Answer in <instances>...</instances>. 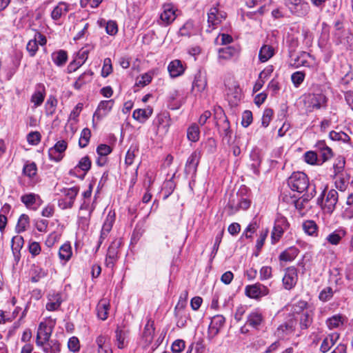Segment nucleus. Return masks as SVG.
Wrapping results in <instances>:
<instances>
[{
  "label": "nucleus",
  "instance_id": "obj_27",
  "mask_svg": "<svg viewBox=\"0 0 353 353\" xmlns=\"http://www.w3.org/2000/svg\"><path fill=\"white\" fill-rule=\"evenodd\" d=\"M315 147L319 152L320 157L322 158L323 161H326L332 157V151L330 148L326 145L324 141H318Z\"/></svg>",
  "mask_w": 353,
  "mask_h": 353
},
{
  "label": "nucleus",
  "instance_id": "obj_60",
  "mask_svg": "<svg viewBox=\"0 0 353 353\" xmlns=\"http://www.w3.org/2000/svg\"><path fill=\"white\" fill-rule=\"evenodd\" d=\"M250 205V201L246 198H241L238 201L237 206L234 205V203H230V206L232 209L235 208L236 210L242 209L247 210Z\"/></svg>",
  "mask_w": 353,
  "mask_h": 353
},
{
  "label": "nucleus",
  "instance_id": "obj_43",
  "mask_svg": "<svg viewBox=\"0 0 353 353\" xmlns=\"http://www.w3.org/2000/svg\"><path fill=\"white\" fill-rule=\"evenodd\" d=\"M138 152L139 147L137 145H132L126 153L125 159V164L128 165H132Z\"/></svg>",
  "mask_w": 353,
  "mask_h": 353
},
{
  "label": "nucleus",
  "instance_id": "obj_51",
  "mask_svg": "<svg viewBox=\"0 0 353 353\" xmlns=\"http://www.w3.org/2000/svg\"><path fill=\"white\" fill-rule=\"evenodd\" d=\"M91 132L88 128H84L81 133L79 141V145L81 148H85L90 141Z\"/></svg>",
  "mask_w": 353,
  "mask_h": 353
},
{
  "label": "nucleus",
  "instance_id": "obj_14",
  "mask_svg": "<svg viewBox=\"0 0 353 353\" xmlns=\"http://www.w3.org/2000/svg\"><path fill=\"white\" fill-rule=\"evenodd\" d=\"M21 202L27 208L37 210L41 205L42 201L38 194L34 193H29L21 196Z\"/></svg>",
  "mask_w": 353,
  "mask_h": 353
},
{
  "label": "nucleus",
  "instance_id": "obj_34",
  "mask_svg": "<svg viewBox=\"0 0 353 353\" xmlns=\"http://www.w3.org/2000/svg\"><path fill=\"white\" fill-rule=\"evenodd\" d=\"M299 254V250L296 248L292 246L283 251L279 256L281 261H292Z\"/></svg>",
  "mask_w": 353,
  "mask_h": 353
},
{
  "label": "nucleus",
  "instance_id": "obj_26",
  "mask_svg": "<svg viewBox=\"0 0 353 353\" xmlns=\"http://www.w3.org/2000/svg\"><path fill=\"white\" fill-rule=\"evenodd\" d=\"M339 334L334 332L327 335L323 341L320 350L323 353L327 352L339 339Z\"/></svg>",
  "mask_w": 353,
  "mask_h": 353
},
{
  "label": "nucleus",
  "instance_id": "obj_41",
  "mask_svg": "<svg viewBox=\"0 0 353 353\" xmlns=\"http://www.w3.org/2000/svg\"><path fill=\"white\" fill-rule=\"evenodd\" d=\"M31 281L33 283L38 282L41 279L46 276V272L38 266H33L31 269Z\"/></svg>",
  "mask_w": 353,
  "mask_h": 353
},
{
  "label": "nucleus",
  "instance_id": "obj_56",
  "mask_svg": "<svg viewBox=\"0 0 353 353\" xmlns=\"http://www.w3.org/2000/svg\"><path fill=\"white\" fill-rule=\"evenodd\" d=\"M273 117V110L270 108H266L263 111V114L261 119V124L264 128H267Z\"/></svg>",
  "mask_w": 353,
  "mask_h": 353
},
{
  "label": "nucleus",
  "instance_id": "obj_45",
  "mask_svg": "<svg viewBox=\"0 0 353 353\" xmlns=\"http://www.w3.org/2000/svg\"><path fill=\"white\" fill-rule=\"evenodd\" d=\"M72 248L70 244H62L59 248V255L61 259L68 261L72 256Z\"/></svg>",
  "mask_w": 353,
  "mask_h": 353
},
{
  "label": "nucleus",
  "instance_id": "obj_37",
  "mask_svg": "<svg viewBox=\"0 0 353 353\" xmlns=\"http://www.w3.org/2000/svg\"><path fill=\"white\" fill-rule=\"evenodd\" d=\"M100 26H104L107 34L110 35H115L118 32L117 23L114 21L110 20L106 21L102 19L100 21Z\"/></svg>",
  "mask_w": 353,
  "mask_h": 353
},
{
  "label": "nucleus",
  "instance_id": "obj_64",
  "mask_svg": "<svg viewBox=\"0 0 353 353\" xmlns=\"http://www.w3.org/2000/svg\"><path fill=\"white\" fill-rule=\"evenodd\" d=\"M41 140V134L39 132H31L27 136V141L31 145H37Z\"/></svg>",
  "mask_w": 353,
  "mask_h": 353
},
{
  "label": "nucleus",
  "instance_id": "obj_29",
  "mask_svg": "<svg viewBox=\"0 0 353 353\" xmlns=\"http://www.w3.org/2000/svg\"><path fill=\"white\" fill-rule=\"evenodd\" d=\"M152 114L150 107L145 109H137L132 113V117L140 123H144Z\"/></svg>",
  "mask_w": 353,
  "mask_h": 353
},
{
  "label": "nucleus",
  "instance_id": "obj_44",
  "mask_svg": "<svg viewBox=\"0 0 353 353\" xmlns=\"http://www.w3.org/2000/svg\"><path fill=\"white\" fill-rule=\"evenodd\" d=\"M303 230L308 235L313 236L317 232V225L314 221L307 220L303 222Z\"/></svg>",
  "mask_w": 353,
  "mask_h": 353
},
{
  "label": "nucleus",
  "instance_id": "obj_30",
  "mask_svg": "<svg viewBox=\"0 0 353 353\" xmlns=\"http://www.w3.org/2000/svg\"><path fill=\"white\" fill-rule=\"evenodd\" d=\"M109 308V301L105 299H101L97 306L98 317L101 320H105L108 318Z\"/></svg>",
  "mask_w": 353,
  "mask_h": 353
},
{
  "label": "nucleus",
  "instance_id": "obj_13",
  "mask_svg": "<svg viewBox=\"0 0 353 353\" xmlns=\"http://www.w3.org/2000/svg\"><path fill=\"white\" fill-rule=\"evenodd\" d=\"M264 323V316L259 309L252 310L247 317L246 324L249 326L259 330Z\"/></svg>",
  "mask_w": 353,
  "mask_h": 353
},
{
  "label": "nucleus",
  "instance_id": "obj_2",
  "mask_svg": "<svg viewBox=\"0 0 353 353\" xmlns=\"http://www.w3.org/2000/svg\"><path fill=\"white\" fill-rule=\"evenodd\" d=\"M288 184L292 190L302 193L309 187V179L303 172H294L288 178Z\"/></svg>",
  "mask_w": 353,
  "mask_h": 353
},
{
  "label": "nucleus",
  "instance_id": "obj_61",
  "mask_svg": "<svg viewBox=\"0 0 353 353\" xmlns=\"http://www.w3.org/2000/svg\"><path fill=\"white\" fill-rule=\"evenodd\" d=\"M185 347V341L182 339H177L172 343L171 348L173 353H181Z\"/></svg>",
  "mask_w": 353,
  "mask_h": 353
},
{
  "label": "nucleus",
  "instance_id": "obj_46",
  "mask_svg": "<svg viewBox=\"0 0 353 353\" xmlns=\"http://www.w3.org/2000/svg\"><path fill=\"white\" fill-rule=\"evenodd\" d=\"M127 332L125 331L117 329L116 331L117 346L119 349H123L126 345L125 339L127 338Z\"/></svg>",
  "mask_w": 353,
  "mask_h": 353
},
{
  "label": "nucleus",
  "instance_id": "obj_32",
  "mask_svg": "<svg viewBox=\"0 0 353 353\" xmlns=\"http://www.w3.org/2000/svg\"><path fill=\"white\" fill-rule=\"evenodd\" d=\"M274 54V48L268 45H263L259 51V59L261 62H266Z\"/></svg>",
  "mask_w": 353,
  "mask_h": 353
},
{
  "label": "nucleus",
  "instance_id": "obj_62",
  "mask_svg": "<svg viewBox=\"0 0 353 353\" xmlns=\"http://www.w3.org/2000/svg\"><path fill=\"white\" fill-rule=\"evenodd\" d=\"M333 296V291L330 287H326L319 294V299L322 301L330 300Z\"/></svg>",
  "mask_w": 353,
  "mask_h": 353
},
{
  "label": "nucleus",
  "instance_id": "obj_15",
  "mask_svg": "<svg viewBox=\"0 0 353 353\" xmlns=\"http://www.w3.org/2000/svg\"><path fill=\"white\" fill-rule=\"evenodd\" d=\"M226 18L225 12H220L217 8H211L208 13V23L209 27L212 26V30L215 28V26L219 25Z\"/></svg>",
  "mask_w": 353,
  "mask_h": 353
},
{
  "label": "nucleus",
  "instance_id": "obj_38",
  "mask_svg": "<svg viewBox=\"0 0 353 353\" xmlns=\"http://www.w3.org/2000/svg\"><path fill=\"white\" fill-rule=\"evenodd\" d=\"M88 54H89V50H88V49L82 48L79 51V52L77 54V60H75L74 61V63H75V65H76V68H74V70L80 67L85 62V61L87 60V59L88 57ZM72 65H73V63H71L70 64V67L72 68Z\"/></svg>",
  "mask_w": 353,
  "mask_h": 353
},
{
  "label": "nucleus",
  "instance_id": "obj_28",
  "mask_svg": "<svg viewBox=\"0 0 353 353\" xmlns=\"http://www.w3.org/2000/svg\"><path fill=\"white\" fill-rule=\"evenodd\" d=\"M41 347L44 353H59L61 351L60 344L57 340H51L50 339L43 343L42 345H37Z\"/></svg>",
  "mask_w": 353,
  "mask_h": 353
},
{
  "label": "nucleus",
  "instance_id": "obj_39",
  "mask_svg": "<svg viewBox=\"0 0 353 353\" xmlns=\"http://www.w3.org/2000/svg\"><path fill=\"white\" fill-rule=\"evenodd\" d=\"M346 235V232L343 229L336 230L331 234H330L326 239L329 243H339L341 241Z\"/></svg>",
  "mask_w": 353,
  "mask_h": 353
},
{
  "label": "nucleus",
  "instance_id": "obj_3",
  "mask_svg": "<svg viewBox=\"0 0 353 353\" xmlns=\"http://www.w3.org/2000/svg\"><path fill=\"white\" fill-rule=\"evenodd\" d=\"M324 195L325 191H323L317 199V203L321 205L327 213H332L334 210L338 202L339 194L336 190L334 189L330 190L327 194L326 199L323 204Z\"/></svg>",
  "mask_w": 353,
  "mask_h": 353
},
{
  "label": "nucleus",
  "instance_id": "obj_63",
  "mask_svg": "<svg viewBox=\"0 0 353 353\" xmlns=\"http://www.w3.org/2000/svg\"><path fill=\"white\" fill-rule=\"evenodd\" d=\"M119 245V244H110L107 252V256L110 259L114 260L117 259Z\"/></svg>",
  "mask_w": 353,
  "mask_h": 353
},
{
  "label": "nucleus",
  "instance_id": "obj_4",
  "mask_svg": "<svg viewBox=\"0 0 353 353\" xmlns=\"http://www.w3.org/2000/svg\"><path fill=\"white\" fill-rule=\"evenodd\" d=\"M54 324L42 321L39 323L36 337V345H42L48 341L52 335Z\"/></svg>",
  "mask_w": 353,
  "mask_h": 353
},
{
  "label": "nucleus",
  "instance_id": "obj_55",
  "mask_svg": "<svg viewBox=\"0 0 353 353\" xmlns=\"http://www.w3.org/2000/svg\"><path fill=\"white\" fill-rule=\"evenodd\" d=\"M68 347L70 351L77 353L80 350L79 340L76 336L70 337L68 342Z\"/></svg>",
  "mask_w": 353,
  "mask_h": 353
},
{
  "label": "nucleus",
  "instance_id": "obj_33",
  "mask_svg": "<svg viewBox=\"0 0 353 353\" xmlns=\"http://www.w3.org/2000/svg\"><path fill=\"white\" fill-rule=\"evenodd\" d=\"M52 59L57 66H63L68 60V54L65 50H60L52 54Z\"/></svg>",
  "mask_w": 353,
  "mask_h": 353
},
{
  "label": "nucleus",
  "instance_id": "obj_16",
  "mask_svg": "<svg viewBox=\"0 0 353 353\" xmlns=\"http://www.w3.org/2000/svg\"><path fill=\"white\" fill-rule=\"evenodd\" d=\"M225 317L222 315H215L212 317L208 327V337L213 339L225 323Z\"/></svg>",
  "mask_w": 353,
  "mask_h": 353
},
{
  "label": "nucleus",
  "instance_id": "obj_18",
  "mask_svg": "<svg viewBox=\"0 0 353 353\" xmlns=\"http://www.w3.org/2000/svg\"><path fill=\"white\" fill-rule=\"evenodd\" d=\"M185 70V68L184 65L179 59L172 61L168 66V70L172 78H176L182 75Z\"/></svg>",
  "mask_w": 353,
  "mask_h": 353
},
{
  "label": "nucleus",
  "instance_id": "obj_7",
  "mask_svg": "<svg viewBox=\"0 0 353 353\" xmlns=\"http://www.w3.org/2000/svg\"><path fill=\"white\" fill-rule=\"evenodd\" d=\"M287 6L292 14L299 17L305 16L310 11L309 3L302 0H288Z\"/></svg>",
  "mask_w": 353,
  "mask_h": 353
},
{
  "label": "nucleus",
  "instance_id": "obj_52",
  "mask_svg": "<svg viewBox=\"0 0 353 353\" xmlns=\"http://www.w3.org/2000/svg\"><path fill=\"white\" fill-rule=\"evenodd\" d=\"M154 332V328L153 327V325L150 323L149 322L145 325L144 331H143V337L145 341L148 343H151L153 339Z\"/></svg>",
  "mask_w": 353,
  "mask_h": 353
},
{
  "label": "nucleus",
  "instance_id": "obj_12",
  "mask_svg": "<svg viewBox=\"0 0 353 353\" xmlns=\"http://www.w3.org/2000/svg\"><path fill=\"white\" fill-rule=\"evenodd\" d=\"M240 48L239 46H232L219 48L218 50V60L219 63H222L223 61L230 60L232 57L238 56Z\"/></svg>",
  "mask_w": 353,
  "mask_h": 353
},
{
  "label": "nucleus",
  "instance_id": "obj_35",
  "mask_svg": "<svg viewBox=\"0 0 353 353\" xmlns=\"http://www.w3.org/2000/svg\"><path fill=\"white\" fill-rule=\"evenodd\" d=\"M30 225V219L27 214H21L17 221L15 230L16 232L20 234L24 232Z\"/></svg>",
  "mask_w": 353,
  "mask_h": 353
},
{
  "label": "nucleus",
  "instance_id": "obj_8",
  "mask_svg": "<svg viewBox=\"0 0 353 353\" xmlns=\"http://www.w3.org/2000/svg\"><path fill=\"white\" fill-rule=\"evenodd\" d=\"M163 12L160 15V24L168 26L171 24L176 18V11L173 4L164 3L162 6Z\"/></svg>",
  "mask_w": 353,
  "mask_h": 353
},
{
  "label": "nucleus",
  "instance_id": "obj_58",
  "mask_svg": "<svg viewBox=\"0 0 353 353\" xmlns=\"http://www.w3.org/2000/svg\"><path fill=\"white\" fill-rule=\"evenodd\" d=\"M91 165L92 163L89 157L85 156L80 159L77 167L83 171L88 172L90 169Z\"/></svg>",
  "mask_w": 353,
  "mask_h": 353
},
{
  "label": "nucleus",
  "instance_id": "obj_23",
  "mask_svg": "<svg viewBox=\"0 0 353 353\" xmlns=\"http://www.w3.org/2000/svg\"><path fill=\"white\" fill-rule=\"evenodd\" d=\"M46 97V90L45 87L42 84H39L37 85V90L33 93L31 97V102L34 103L35 107L40 106L45 99Z\"/></svg>",
  "mask_w": 353,
  "mask_h": 353
},
{
  "label": "nucleus",
  "instance_id": "obj_24",
  "mask_svg": "<svg viewBox=\"0 0 353 353\" xmlns=\"http://www.w3.org/2000/svg\"><path fill=\"white\" fill-rule=\"evenodd\" d=\"M207 80L204 76L201 74L195 75L192 82V91L196 93L202 92L206 88Z\"/></svg>",
  "mask_w": 353,
  "mask_h": 353
},
{
  "label": "nucleus",
  "instance_id": "obj_59",
  "mask_svg": "<svg viewBox=\"0 0 353 353\" xmlns=\"http://www.w3.org/2000/svg\"><path fill=\"white\" fill-rule=\"evenodd\" d=\"M37 165L34 163L27 164L23 169V172L26 176L31 178L37 174Z\"/></svg>",
  "mask_w": 353,
  "mask_h": 353
},
{
  "label": "nucleus",
  "instance_id": "obj_40",
  "mask_svg": "<svg viewBox=\"0 0 353 353\" xmlns=\"http://www.w3.org/2000/svg\"><path fill=\"white\" fill-rule=\"evenodd\" d=\"M311 55L305 52H302L294 60V64L296 67L304 66L310 67L311 65L308 61L311 58Z\"/></svg>",
  "mask_w": 353,
  "mask_h": 353
},
{
  "label": "nucleus",
  "instance_id": "obj_5",
  "mask_svg": "<svg viewBox=\"0 0 353 353\" xmlns=\"http://www.w3.org/2000/svg\"><path fill=\"white\" fill-rule=\"evenodd\" d=\"M305 102L312 109H320L326 106L327 98L321 92L310 93L305 96Z\"/></svg>",
  "mask_w": 353,
  "mask_h": 353
},
{
  "label": "nucleus",
  "instance_id": "obj_22",
  "mask_svg": "<svg viewBox=\"0 0 353 353\" xmlns=\"http://www.w3.org/2000/svg\"><path fill=\"white\" fill-rule=\"evenodd\" d=\"M69 11V5L65 2H59L51 12V17L54 21H57L65 16Z\"/></svg>",
  "mask_w": 353,
  "mask_h": 353
},
{
  "label": "nucleus",
  "instance_id": "obj_54",
  "mask_svg": "<svg viewBox=\"0 0 353 353\" xmlns=\"http://www.w3.org/2000/svg\"><path fill=\"white\" fill-rule=\"evenodd\" d=\"M305 73L301 71L294 72L291 76V80L296 88H298L304 81Z\"/></svg>",
  "mask_w": 353,
  "mask_h": 353
},
{
  "label": "nucleus",
  "instance_id": "obj_21",
  "mask_svg": "<svg viewBox=\"0 0 353 353\" xmlns=\"http://www.w3.org/2000/svg\"><path fill=\"white\" fill-rule=\"evenodd\" d=\"M114 222V214L112 215L109 213L102 226L99 243H102L103 241L106 240L108 234L112 230Z\"/></svg>",
  "mask_w": 353,
  "mask_h": 353
},
{
  "label": "nucleus",
  "instance_id": "obj_11",
  "mask_svg": "<svg viewBox=\"0 0 353 353\" xmlns=\"http://www.w3.org/2000/svg\"><path fill=\"white\" fill-rule=\"evenodd\" d=\"M298 281V272L294 267H290L286 269L283 278V285L285 289L291 290L296 284Z\"/></svg>",
  "mask_w": 353,
  "mask_h": 353
},
{
  "label": "nucleus",
  "instance_id": "obj_9",
  "mask_svg": "<svg viewBox=\"0 0 353 353\" xmlns=\"http://www.w3.org/2000/svg\"><path fill=\"white\" fill-rule=\"evenodd\" d=\"M67 143L64 140L59 141L48 150V155L50 160L59 162L63 157V153L67 148Z\"/></svg>",
  "mask_w": 353,
  "mask_h": 353
},
{
  "label": "nucleus",
  "instance_id": "obj_53",
  "mask_svg": "<svg viewBox=\"0 0 353 353\" xmlns=\"http://www.w3.org/2000/svg\"><path fill=\"white\" fill-rule=\"evenodd\" d=\"M233 41V38L228 34H219L215 39V43L217 45H227Z\"/></svg>",
  "mask_w": 353,
  "mask_h": 353
},
{
  "label": "nucleus",
  "instance_id": "obj_50",
  "mask_svg": "<svg viewBox=\"0 0 353 353\" xmlns=\"http://www.w3.org/2000/svg\"><path fill=\"white\" fill-rule=\"evenodd\" d=\"M79 188L72 187L64 190V199L74 204L75 198L79 193Z\"/></svg>",
  "mask_w": 353,
  "mask_h": 353
},
{
  "label": "nucleus",
  "instance_id": "obj_42",
  "mask_svg": "<svg viewBox=\"0 0 353 353\" xmlns=\"http://www.w3.org/2000/svg\"><path fill=\"white\" fill-rule=\"evenodd\" d=\"M57 103L58 101L55 97L52 95L49 97L45 104V108L47 115H52L55 112Z\"/></svg>",
  "mask_w": 353,
  "mask_h": 353
},
{
  "label": "nucleus",
  "instance_id": "obj_48",
  "mask_svg": "<svg viewBox=\"0 0 353 353\" xmlns=\"http://www.w3.org/2000/svg\"><path fill=\"white\" fill-rule=\"evenodd\" d=\"M312 318L311 311L307 310L302 313L300 318V325L302 329H307L312 323Z\"/></svg>",
  "mask_w": 353,
  "mask_h": 353
},
{
  "label": "nucleus",
  "instance_id": "obj_17",
  "mask_svg": "<svg viewBox=\"0 0 353 353\" xmlns=\"http://www.w3.org/2000/svg\"><path fill=\"white\" fill-rule=\"evenodd\" d=\"M201 156V152L195 150L188 157L185 168L187 174H194L196 172Z\"/></svg>",
  "mask_w": 353,
  "mask_h": 353
},
{
  "label": "nucleus",
  "instance_id": "obj_10",
  "mask_svg": "<svg viewBox=\"0 0 353 353\" xmlns=\"http://www.w3.org/2000/svg\"><path fill=\"white\" fill-rule=\"evenodd\" d=\"M114 103V101L112 99L101 101L99 103L96 111L93 114V125H94L95 119L97 121L101 120L103 117L106 116L111 111Z\"/></svg>",
  "mask_w": 353,
  "mask_h": 353
},
{
  "label": "nucleus",
  "instance_id": "obj_31",
  "mask_svg": "<svg viewBox=\"0 0 353 353\" xmlns=\"http://www.w3.org/2000/svg\"><path fill=\"white\" fill-rule=\"evenodd\" d=\"M285 224V220L283 219L278 220L276 222L271 234L272 241H279L280 240L284 231L283 225Z\"/></svg>",
  "mask_w": 353,
  "mask_h": 353
},
{
  "label": "nucleus",
  "instance_id": "obj_25",
  "mask_svg": "<svg viewBox=\"0 0 353 353\" xmlns=\"http://www.w3.org/2000/svg\"><path fill=\"white\" fill-rule=\"evenodd\" d=\"M294 322L290 321L280 325L278 327L275 332V334L277 336V337L280 339H283L285 336L292 334L294 332Z\"/></svg>",
  "mask_w": 353,
  "mask_h": 353
},
{
  "label": "nucleus",
  "instance_id": "obj_20",
  "mask_svg": "<svg viewBox=\"0 0 353 353\" xmlns=\"http://www.w3.org/2000/svg\"><path fill=\"white\" fill-rule=\"evenodd\" d=\"M62 301L61 295L60 294H50L48 296V303H46V308L50 312L57 310L60 307Z\"/></svg>",
  "mask_w": 353,
  "mask_h": 353
},
{
  "label": "nucleus",
  "instance_id": "obj_49",
  "mask_svg": "<svg viewBox=\"0 0 353 353\" xmlns=\"http://www.w3.org/2000/svg\"><path fill=\"white\" fill-rule=\"evenodd\" d=\"M343 323V317L341 315H335L327 321V325L330 329L339 327Z\"/></svg>",
  "mask_w": 353,
  "mask_h": 353
},
{
  "label": "nucleus",
  "instance_id": "obj_19",
  "mask_svg": "<svg viewBox=\"0 0 353 353\" xmlns=\"http://www.w3.org/2000/svg\"><path fill=\"white\" fill-rule=\"evenodd\" d=\"M219 132L222 137L223 141L227 144H230L232 132L230 129V122L226 117H224L222 123L219 125Z\"/></svg>",
  "mask_w": 353,
  "mask_h": 353
},
{
  "label": "nucleus",
  "instance_id": "obj_1",
  "mask_svg": "<svg viewBox=\"0 0 353 353\" xmlns=\"http://www.w3.org/2000/svg\"><path fill=\"white\" fill-rule=\"evenodd\" d=\"M259 228V223L257 219H254L243 230L241 239L242 241H255V243H264L268 230L262 229L258 234L257 231Z\"/></svg>",
  "mask_w": 353,
  "mask_h": 353
},
{
  "label": "nucleus",
  "instance_id": "obj_57",
  "mask_svg": "<svg viewBox=\"0 0 353 353\" xmlns=\"http://www.w3.org/2000/svg\"><path fill=\"white\" fill-rule=\"evenodd\" d=\"M93 72L92 71H88L83 73L81 75L79 76V77L77 79V81L74 82L73 86L76 90H80L82 86L88 81L85 79V77L87 75L91 77L92 75Z\"/></svg>",
  "mask_w": 353,
  "mask_h": 353
},
{
  "label": "nucleus",
  "instance_id": "obj_36",
  "mask_svg": "<svg viewBox=\"0 0 353 353\" xmlns=\"http://www.w3.org/2000/svg\"><path fill=\"white\" fill-rule=\"evenodd\" d=\"M309 201H308V199H306L303 196L301 198L294 201V206L301 215H304L310 208L308 205Z\"/></svg>",
  "mask_w": 353,
  "mask_h": 353
},
{
  "label": "nucleus",
  "instance_id": "obj_47",
  "mask_svg": "<svg viewBox=\"0 0 353 353\" xmlns=\"http://www.w3.org/2000/svg\"><path fill=\"white\" fill-rule=\"evenodd\" d=\"M199 128L197 125L192 124L188 129L187 136L190 141L196 142L199 139Z\"/></svg>",
  "mask_w": 353,
  "mask_h": 353
},
{
  "label": "nucleus",
  "instance_id": "obj_6",
  "mask_svg": "<svg viewBox=\"0 0 353 353\" xmlns=\"http://www.w3.org/2000/svg\"><path fill=\"white\" fill-rule=\"evenodd\" d=\"M245 294L254 299H259L269 294V289L264 285L257 283L253 285H247L245 288Z\"/></svg>",
  "mask_w": 353,
  "mask_h": 353
}]
</instances>
